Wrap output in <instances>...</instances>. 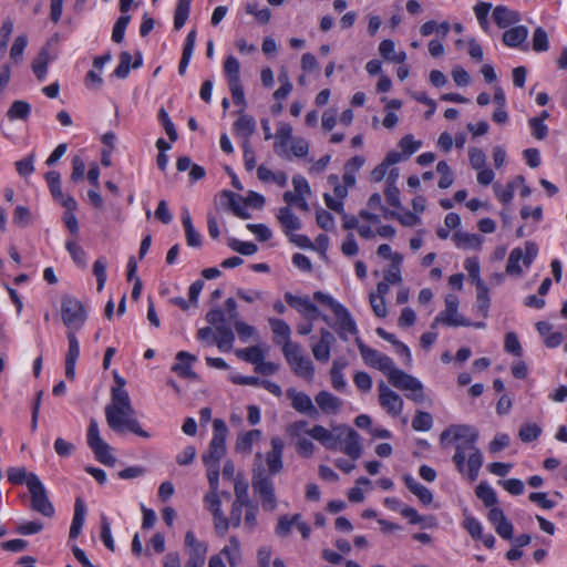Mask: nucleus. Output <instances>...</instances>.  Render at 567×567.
Masks as SVG:
<instances>
[{
  "mask_svg": "<svg viewBox=\"0 0 567 567\" xmlns=\"http://www.w3.org/2000/svg\"><path fill=\"white\" fill-rule=\"evenodd\" d=\"M399 146L402 148L405 158H408L421 147V142L414 141L412 135H405L400 140Z\"/></svg>",
  "mask_w": 567,
  "mask_h": 567,
  "instance_id": "obj_58",
  "label": "nucleus"
},
{
  "mask_svg": "<svg viewBox=\"0 0 567 567\" xmlns=\"http://www.w3.org/2000/svg\"><path fill=\"white\" fill-rule=\"evenodd\" d=\"M31 474L32 473H28L25 467H10L7 471L8 481L14 485L23 483L28 485Z\"/></svg>",
  "mask_w": 567,
  "mask_h": 567,
  "instance_id": "obj_47",
  "label": "nucleus"
},
{
  "mask_svg": "<svg viewBox=\"0 0 567 567\" xmlns=\"http://www.w3.org/2000/svg\"><path fill=\"white\" fill-rule=\"evenodd\" d=\"M389 382L396 389L402 391L422 390V383L415 377L396 369L390 374Z\"/></svg>",
  "mask_w": 567,
  "mask_h": 567,
  "instance_id": "obj_14",
  "label": "nucleus"
},
{
  "mask_svg": "<svg viewBox=\"0 0 567 567\" xmlns=\"http://www.w3.org/2000/svg\"><path fill=\"white\" fill-rule=\"evenodd\" d=\"M282 353L296 375L302 377L307 380L313 379L315 367L311 360L302 353L300 344L285 342Z\"/></svg>",
  "mask_w": 567,
  "mask_h": 567,
  "instance_id": "obj_5",
  "label": "nucleus"
},
{
  "mask_svg": "<svg viewBox=\"0 0 567 567\" xmlns=\"http://www.w3.org/2000/svg\"><path fill=\"white\" fill-rule=\"evenodd\" d=\"M285 300L290 307L295 308L299 312L305 313L306 311L311 310L312 302L308 296L297 297L291 292H286Z\"/></svg>",
  "mask_w": 567,
  "mask_h": 567,
  "instance_id": "obj_42",
  "label": "nucleus"
},
{
  "mask_svg": "<svg viewBox=\"0 0 567 567\" xmlns=\"http://www.w3.org/2000/svg\"><path fill=\"white\" fill-rule=\"evenodd\" d=\"M28 489L31 497V509L45 517H52L54 515L53 504L48 497L44 485L35 474H31L28 482Z\"/></svg>",
  "mask_w": 567,
  "mask_h": 567,
  "instance_id": "obj_7",
  "label": "nucleus"
},
{
  "mask_svg": "<svg viewBox=\"0 0 567 567\" xmlns=\"http://www.w3.org/2000/svg\"><path fill=\"white\" fill-rule=\"evenodd\" d=\"M34 153H31L25 158L17 161L14 164L17 173L22 177L31 175L34 172Z\"/></svg>",
  "mask_w": 567,
  "mask_h": 567,
  "instance_id": "obj_54",
  "label": "nucleus"
},
{
  "mask_svg": "<svg viewBox=\"0 0 567 567\" xmlns=\"http://www.w3.org/2000/svg\"><path fill=\"white\" fill-rule=\"evenodd\" d=\"M30 112H31V106L28 102L17 100L9 107V110L7 112V116L11 121H13L16 118L27 120L28 116L30 115Z\"/></svg>",
  "mask_w": 567,
  "mask_h": 567,
  "instance_id": "obj_35",
  "label": "nucleus"
},
{
  "mask_svg": "<svg viewBox=\"0 0 567 567\" xmlns=\"http://www.w3.org/2000/svg\"><path fill=\"white\" fill-rule=\"evenodd\" d=\"M444 324L447 327H471L472 322L458 313V298L455 295H447L445 298V310L441 312Z\"/></svg>",
  "mask_w": 567,
  "mask_h": 567,
  "instance_id": "obj_11",
  "label": "nucleus"
},
{
  "mask_svg": "<svg viewBox=\"0 0 567 567\" xmlns=\"http://www.w3.org/2000/svg\"><path fill=\"white\" fill-rule=\"evenodd\" d=\"M240 66L238 60L234 55H228L224 62V71L229 81H240Z\"/></svg>",
  "mask_w": 567,
  "mask_h": 567,
  "instance_id": "obj_53",
  "label": "nucleus"
},
{
  "mask_svg": "<svg viewBox=\"0 0 567 567\" xmlns=\"http://www.w3.org/2000/svg\"><path fill=\"white\" fill-rule=\"evenodd\" d=\"M476 307L478 312L482 313L484 318L487 317L491 299L488 296V288L484 281H478L476 286Z\"/></svg>",
  "mask_w": 567,
  "mask_h": 567,
  "instance_id": "obj_33",
  "label": "nucleus"
},
{
  "mask_svg": "<svg viewBox=\"0 0 567 567\" xmlns=\"http://www.w3.org/2000/svg\"><path fill=\"white\" fill-rule=\"evenodd\" d=\"M182 221H183V226L185 229L187 245L190 247H196V248L200 247L202 246V236L194 228L188 210L183 212Z\"/></svg>",
  "mask_w": 567,
  "mask_h": 567,
  "instance_id": "obj_26",
  "label": "nucleus"
},
{
  "mask_svg": "<svg viewBox=\"0 0 567 567\" xmlns=\"http://www.w3.org/2000/svg\"><path fill=\"white\" fill-rule=\"evenodd\" d=\"M491 8H492V4L489 2H483V1H478L474 7V12L477 18V21H478L481 28L485 32H487L489 29L487 16H488Z\"/></svg>",
  "mask_w": 567,
  "mask_h": 567,
  "instance_id": "obj_48",
  "label": "nucleus"
},
{
  "mask_svg": "<svg viewBox=\"0 0 567 567\" xmlns=\"http://www.w3.org/2000/svg\"><path fill=\"white\" fill-rule=\"evenodd\" d=\"M131 21L130 14H122L114 23L112 31V40L115 43H121L124 39L125 30Z\"/></svg>",
  "mask_w": 567,
  "mask_h": 567,
  "instance_id": "obj_50",
  "label": "nucleus"
},
{
  "mask_svg": "<svg viewBox=\"0 0 567 567\" xmlns=\"http://www.w3.org/2000/svg\"><path fill=\"white\" fill-rule=\"evenodd\" d=\"M455 245L460 248H473L478 249L482 245V238L476 234L456 231L453 235Z\"/></svg>",
  "mask_w": 567,
  "mask_h": 567,
  "instance_id": "obj_30",
  "label": "nucleus"
},
{
  "mask_svg": "<svg viewBox=\"0 0 567 567\" xmlns=\"http://www.w3.org/2000/svg\"><path fill=\"white\" fill-rule=\"evenodd\" d=\"M87 318L84 305L76 298L63 296L61 299V319L69 331L80 330Z\"/></svg>",
  "mask_w": 567,
  "mask_h": 567,
  "instance_id": "obj_6",
  "label": "nucleus"
},
{
  "mask_svg": "<svg viewBox=\"0 0 567 567\" xmlns=\"http://www.w3.org/2000/svg\"><path fill=\"white\" fill-rule=\"evenodd\" d=\"M477 440L478 431L467 424L450 425L440 434L443 446L463 441L462 444H456L452 461L461 474L467 472L471 482L477 480L484 461L481 450L476 446Z\"/></svg>",
  "mask_w": 567,
  "mask_h": 567,
  "instance_id": "obj_1",
  "label": "nucleus"
},
{
  "mask_svg": "<svg viewBox=\"0 0 567 567\" xmlns=\"http://www.w3.org/2000/svg\"><path fill=\"white\" fill-rule=\"evenodd\" d=\"M185 545L188 551L186 567H203L206 560L207 545L199 542L190 530L185 535Z\"/></svg>",
  "mask_w": 567,
  "mask_h": 567,
  "instance_id": "obj_8",
  "label": "nucleus"
},
{
  "mask_svg": "<svg viewBox=\"0 0 567 567\" xmlns=\"http://www.w3.org/2000/svg\"><path fill=\"white\" fill-rule=\"evenodd\" d=\"M271 450L266 453V464L270 475L279 474L284 468L282 452L285 447L284 441L279 436H275L270 441Z\"/></svg>",
  "mask_w": 567,
  "mask_h": 567,
  "instance_id": "obj_12",
  "label": "nucleus"
},
{
  "mask_svg": "<svg viewBox=\"0 0 567 567\" xmlns=\"http://www.w3.org/2000/svg\"><path fill=\"white\" fill-rule=\"evenodd\" d=\"M316 220L320 228L330 231L334 228V219L331 213L324 209L317 210Z\"/></svg>",
  "mask_w": 567,
  "mask_h": 567,
  "instance_id": "obj_61",
  "label": "nucleus"
},
{
  "mask_svg": "<svg viewBox=\"0 0 567 567\" xmlns=\"http://www.w3.org/2000/svg\"><path fill=\"white\" fill-rule=\"evenodd\" d=\"M62 206L65 208L63 221L66 228L70 230L71 234L78 235L79 221L76 216L74 215V212L78 209V204L75 199L72 196H66V198L63 199L62 202Z\"/></svg>",
  "mask_w": 567,
  "mask_h": 567,
  "instance_id": "obj_21",
  "label": "nucleus"
},
{
  "mask_svg": "<svg viewBox=\"0 0 567 567\" xmlns=\"http://www.w3.org/2000/svg\"><path fill=\"white\" fill-rule=\"evenodd\" d=\"M299 519H301L300 514H295L292 517H289L288 515H281L276 526V534L280 537H287Z\"/></svg>",
  "mask_w": 567,
  "mask_h": 567,
  "instance_id": "obj_38",
  "label": "nucleus"
},
{
  "mask_svg": "<svg viewBox=\"0 0 567 567\" xmlns=\"http://www.w3.org/2000/svg\"><path fill=\"white\" fill-rule=\"evenodd\" d=\"M102 442L104 441L100 436L97 422L94 419H91L87 429V445L90 447H95V445L103 447Z\"/></svg>",
  "mask_w": 567,
  "mask_h": 567,
  "instance_id": "obj_63",
  "label": "nucleus"
},
{
  "mask_svg": "<svg viewBox=\"0 0 567 567\" xmlns=\"http://www.w3.org/2000/svg\"><path fill=\"white\" fill-rule=\"evenodd\" d=\"M221 204L227 206L237 217L248 219L251 215L241 206L240 197L231 190H223L219 195Z\"/></svg>",
  "mask_w": 567,
  "mask_h": 567,
  "instance_id": "obj_20",
  "label": "nucleus"
},
{
  "mask_svg": "<svg viewBox=\"0 0 567 567\" xmlns=\"http://www.w3.org/2000/svg\"><path fill=\"white\" fill-rule=\"evenodd\" d=\"M65 248L78 266L82 268L86 267V254L81 246H79L75 241L69 240L65 244Z\"/></svg>",
  "mask_w": 567,
  "mask_h": 567,
  "instance_id": "obj_49",
  "label": "nucleus"
},
{
  "mask_svg": "<svg viewBox=\"0 0 567 567\" xmlns=\"http://www.w3.org/2000/svg\"><path fill=\"white\" fill-rule=\"evenodd\" d=\"M493 20L501 29H506L512 24L518 23L522 19L518 11L512 10L505 6H497L493 10Z\"/></svg>",
  "mask_w": 567,
  "mask_h": 567,
  "instance_id": "obj_17",
  "label": "nucleus"
},
{
  "mask_svg": "<svg viewBox=\"0 0 567 567\" xmlns=\"http://www.w3.org/2000/svg\"><path fill=\"white\" fill-rule=\"evenodd\" d=\"M236 132L243 134L246 138L251 136L256 130V122L252 116L248 114L240 115L234 123Z\"/></svg>",
  "mask_w": 567,
  "mask_h": 567,
  "instance_id": "obj_37",
  "label": "nucleus"
},
{
  "mask_svg": "<svg viewBox=\"0 0 567 567\" xmlns=\"http://www.w3.org/2000/svg\"><path fill=\"white\" fill-rule=\"evenodd\" d=\"M528 37V29L525 25H517L503 33V43L509 48L522 47Z\"/></svg>",
  "mask_w": 567,
  "mask_h": 567,
  "instance_id": "obj_22",
  "label": "nucleus"
},
{
  "mask_svg": "<svg viewBox=\"0 0 567 567\" xmlns=\"http://www.w3.org/2000/svg\"><path fill=\"white\" fill-rule=\"evenodd\" d=\"M251 486L260 496L262 508L269 512L275 511L277 507L275 486L261 464L252 470Z\"/></svg>",
  "mask_w": 567,
  "mask_h": 567,
  "instance_id": "obj_3",
  "label": "nucleus"
},
{
  "mask_svg": "<svg viewBox=\"0 0 567 567\" xmlns=\"http://www.w3.org/2000/svg\"><path fill=\"white\" fill-rule=\"evenodd\" d=\"M528 125L530 127L532 135L536 140H545L547 137L548 126L544 122H542V118L530 117L528 120Z\"/></svg>",
  "mask_w": 567,
  "mask_h": 567,
  "instance_id": "obj_59",
  "label": "nucleus"
},
{
  "mask_svg": "<svg viewBox=\"0 0 567 567\" xmlns=\"http://www.w3.org/2000/svg\"><path fill=\"white\" fill-rule=\"evenodd\" d=\"M504 349L516 357L523 354V349L515 332H507L505 336Z\"/></svg>",
  "mask_w": 567,
  "mask_h": 567,
  "instance_id": "obj_56",
  "label": "nucleus"
},
{
  "mask_svg": "<svg viewBox=\"0 0 567 567\" xmlns=\"http://www.w3.org/2000/svg\"><path fill=\"white\" fill-rule=\"evenodd\" d=\"M312 439L319 441L327 449L333 450L337 447V443L340 440V436H334L330 431H328L322 425H315L312 429L307 431Z\"/></svg>",
  "mask_w": 567,
  "mask_h": 567,
  "instance_id": "obj_23",
  "label": "nucleus"
},
{
  "mask_svg": "<svg viewBox=\"0 0 567 567\" xmlns=\"http://www.w3.org/2000/svg\"><path fill=\"white\" fill-rule=\"evenodd\" d=\"M475 494L486 507H492L498 502L495 491L485 482H481L476 486Z\"/></svg>",
  "mask_w": 567,
  "mask_h": 567,
  "instance_id": "obj_34",
  "label": "nucleus"
},
{
  "mask_svg": "<svg viewBox=\"0 0 567 567\" xmlns=\"http://www.w3.org/2000/svg\"><path fill=\"white\" fill-rule=\"evenodd\" d=\"M106 260L99 258L93 265V274L97 281V291H101L106 281Z\"/></svg>",
  "mask_w": 567,
  "mask_h": 567,
  "instance_id": "obj_57",
  "label": "nucleus"
},
{
  "mask_svg": "<svg viewBox=\"0 0 567 567\" xmlns=\"http://www.w3.org/2000/svg\"><path fill=\"white\" fill-rule=\"evenodd\" d=\"M334 316L338 318L336 331H337L338 336L340 337V339L348 341L347 333H350L353 336L358 334V328H357L355 321L353 320L350 312L348 311V309L344 306L342 307V309L340 311L334 313Z\"/></svg>",
  "mask_w": 567,
  "mask_h": 567,
  "instance_id": "obj_16",
  "label": "nucleus"
},
{
  "mask_svg": "<svg viewBox=\"0 0 567 567\" xmlns=\"http://www.w3.org/2000/svg\"><path fill=\"white\" fill-rule=\"evenodd\" d=\"M176 359L181 362L175 363L172 367V370L176 372L182 378L196 379L197 374L192 370L189 363H182L184 360H188L189 362L196 361V357L186 351H179L176 354Z\"/></svg>",
  "mask_w": 567,
  "mask_h": 567,
  "instance_id": "obj_24",
  "label": "nucleus"
},
{
  "mask_svg": "<svg viewBox=\"0 0 567 567\" xmlns=\"http://www.w3.org/2000/svg\"><path fill=\"white\" fill-rule=\"evenodd\" d=\"M45 181L52 197L62 205V202L66 198V196H64L62 193L60 173L56 171L48 172L45 174Z\"/></svg>",
  "mask_w": 567,
  "mask_h": 567,
  "instance_id": "obj_31",
  "label": "nucleus"
},
{
  "mask_svg": "<svg viewBox=\"0 0 567 567\" xmlns=\"http://www.w3.org/2000/svg\"><path fill=\"white\" fill-rule=\"evenodd\" d=\"M132 68V55L127 51H123L120 54V63L114 70V75L118 79H126Z\"/></svg>",
  "mask_w": 567,
  "mask_h": 567,
  "instance_id": "obj_52",
  "label": "nucleus"
},
{
  "mask_svg": "<svg viewBox=\"0 0 567 567\" xmlns=\"http://www.w3.org/2000/svg\"><path fill=\"white\" fill-rule=\"evenodd\" d=\"M49 61H50L49 50L47 48H42L39 51L37 58L33 60L32 65H31L32 71L39 81L44 80L47 72H48Z\"/></svg>",
  "mask_w": 567,
  "mask_h": 567,
  "instance_id": "obj_28",
  "label": "nucleus"
},
{
  "mask_svg": "<svg viewBox=\"0 0 567 567\" xmlns=\"http://www.w3.org/2000/svg\"><path fill=\"white\" fill-rule=\"evenodd\" d=\"M269 324L276 337H281L282 339H285V342H291V329L286 321H284L282 319L270 318Z\"/></svg>",
  "mask_w": 567,
  "mask_h": 567,
  "instance_id": "obj_46",
  "label": "nucleus"
},
{
  "mask_svg": "<svg viewBox=\"0 0 567 567\" xmlns=\"http://www.w3.org/2000/svg\"><path fill=\"white\" fill-rule=\"evenodd\" d=\"M379 403L392 416H398L403 410V400L383 381L378 384Z\"/></svg>",
  "mask_w": 567,
  "mask_h": 567,
  "instance_id": "obj_9",
  "label": "nucleus"
},
{
  "mask_svg": "<svg viewBox=\"0 0 567 567\" xmlns=\"http://www.w3.org/2000/svg\"><path fill=\"white\" fill-rule=\"evenodd\" d=\"M231 92L233 101L236 105L241 107L246 106L244 89L240 81L228 82Z\"/></svg>",
  "mask_w": 567,
  "mask_h": 567,
  "instance_id": "obj_64",
  "label": "nucleus"
},
{
  "mask_svg": "<svg viewBox=\"0 0 567 567\" xmlns=\"http://www.w3.org/2000/svg\"><path fill=\"white\" fill-rule=\"evenodd\" d=\"M522 259H523V249H520V248L513 249L507 259L506 272L508 275L520 276L523 274V270L519 266V261Z\"/></svg>",
  "mask_w": 567,
  "mask_h": 567,
  "instance_id": "obj_43",
  "label": "nucleus"
},
{
  "mask_svg": "<svg viewBox=\"0 0 567 567\" xmlns=\"http://www.w3.org/2000/svg\"><path fill=\"white\" fill-rule=\"evenodd\" d=\"M433 426V417L429 412L425 411H416L413 420L412 427L415 431L426 432L430 431Z\"/></svg>",
  "mask_w": 567,
  "mask_h": 567,
  "instance_id": "obj_40",
  "label": "nucleus"
},
{
  "mask_svg": "<svg viewBox=\"0 0 567 567\" xmlns=\"http://www.w3.org/2000/svg\"><path fill=\"white\" fill-rule=\"evenodd\" d=\"M532 43H533V45H532L533 50L535 52H545L549 49L548 34L544 30V28L538 27L535 29V31L533 33Z\"/></svg>",
  "mask_w": 567,
  "mask_h": 567,
  "instance_id": "obj_44",
  "label": "nucleus"
},
{
  "mask_svg": "<svg viewBox=\"0 0 567 567\" xmlns=\"http://www.w3.org/2000/svg\"><path fill=\"white\" fill-rule=\"evenodd\" d=\"M66 338L69 341V349L65 355V361L76 362L80 355V346L79 341L73 331H68Z\"/></svg>",
  "mask_w": 567,
  "mask_h": 567,
  "instance_id": "obj_60",
  "label": "nucleus"
},
{
  "mask_svg": "<svg viewBox=\"0 0 567 567\" xmlns=\"http://www.w3.org/2000/svg\"><path fill=\"white\" fill-rule=\"evenodd\" d=\"M236 355L246 362L255 364V367L264 359V352L258 346L236 350Z\"/></svg>",
  "mask_w": 567,
  "mask_h": 567,
  "instance_id": "obj_39",
  "label": "nucleus"
},
{
  "mask_svg": "<svg viewBox=\"0 0 567 567\" xmlns=\"http://www.w3.org/2000/svg\"><path fill=\"white\" fill-rule=\"evenodd\" d=\"M540 434L542 429L536 423H526L520 426L518 432L519 439L525 443H529L537 440Z\"/></svg>",
  "mask_w": 567,
  "mask_h": 567,
  "instance_id": "obj_45",
  "label": "nucleus"
},
{
  "mask_svg": "<svg viewBox=\"0 0 567 567\" xmlns=\"http://www.w3.org/2000/svg\"><path fill=\"white\" fill-rule=\"evenodd\" d=\"M261 432L259 430H251L239 436L236 442L237 451L250 452L255 440L259 439Z\"/></svg>",
  "mask_w": 567,
  "mask_h": 567,
  "instance_id": "obj_51",
  "label": "nucleus"
},
{
  "mask_svg": "<svg viewBox=\"0 0 567 567\" xmlns=\"http://www.w3.org/2000/svg\"><path fill=\"white\" fill-rule=\"evenodd\" d=\"M206 321L214 326L216 331L219 330L221 326H228L226 315L220 308L210 309L206 313Z\"/></svg>",
  "mask_w": 567,
  "mask_h": 567,
  "instance_id": "obj_55",
  "label": "nucleus"
},
{
  "mask_svg": "<svg viewBox=\"0 0 567 567\" xmlns=\"http://www.w3.org/2000/svg\"><path fill=\"white\" fill-rule=\"evenodd\" d=\"M133 414L134 409L127 391L125 389H112L111 403L105 406V417L110 429L115 432L127 429L141 437L148 439L150 433L142 429L136 419L132 417Z\"/></svg>",
  "mask_w": 567,
  "mask_h": 567,
  "instance_id": "obj_2",
  "label": "nucleus"
},
{
  "mask_svg": "<svg viewBox=\"0 0 567 567\" xmlns=\"http://www.w3.org/2000/svg\"><path fill=\"white\" fill-rule=\"evenodd\" d=\"M102 445H103V447L100 445L99 446L95 445V447H91V450L94 453L95 458L104 465L114 466L116 463V457L110 453V450H111L110 445L105 442H102Z\"/></svg>",
  "mask_w": 567,
  "mask_h": 567,
  "instance_id": "obj_41",
  "label": "nucleus"
},
{
  "mask_svg": "<svg viewBox=\"0 0 567 567\" xmlns=\"http://www.w3.org/2000/svg\"><path fill=\"white\" fill-rule=\"evenodd\" d=\"M195 41H196V31L190 30L186 37L182 59H181L179 65H178V73L181 75H184L186 72V69L188 66V63H189L190 58L194 52Z\"/></svg>",
  "mask_w": 567,
  "mask_h": 567,
  "instance_id": "obj_27",
  "label": "nucleus"
},
{
  "mask_svg": "<svg viewBox=\"0 0 567 567\" xmlns=\"http://www.w3.org/2000/svg\"><path fill=\"white\" fill-rule=\"evenodd\" d=\"M214 434L209 443L208 451L203 454V463L205 465H220V460L226 454V436L228 429L226 423L220 419L213 422Z\"/></svg>",
  "mask_w": 567,
  "mask_h": 567,
  "instance_id": "obj_4",
  "label": "nucleus"
},
{
  "mask_svg": "<svg viewBox=\"0 0 567 567\" xmlns=\"http://www.w3.org/2000/svg\"><path fill=\"white\" fill-rule=\"evenodd\" d=\"M316 402L324 413L337 412L342 405V401L328 391H320L316 395Z\"/></svg>",
  "mask_w": 567,
  "mask_h": 567,
  "instance_id": "obj_25",
  "label": "nucleus"
},
{
  "mask_svg": "<svg viewBox=\"0 0 567 567\" xmlns=\"http://www.w3.org/2000/svg\"><path fill=\"white\" fill-rule=\"evenodd\" d=\"M286 393L296 411L305 413L312 419L318 417L319 412L309 395L303 392H297L295 389H288Z\"/></svg>",
  "mask_w": 567,
  "mask_h": 567,
  "instance_id": "obj_13",
  "label": "nucleus"
},
{
  "mask_svg": "<svg viewBox=\"0 0 567 567\" xmlns=\"http://www.w3.org/2000/svg\"><path fill=\"white\" fill-rule=\"evenodd\" d=\"M371 308L374 315L379 318H384L388 315V309L384 298L377 297L375 293L371 292L369 296Z\"/></svg>",
  "mask_w": 567,
  "mask_h": 567,
  "instance_id": "obj_62",
  "label": "nucleus"
},
{
  "mask_svg": "<svg viewBox=\"0 0 567 567\" xmlns=\"http://www.w3.org/2000/svg\"><path fill=\"white\" fill-rule=\"evenodd\" d=\"M336 341L334 336L327 329L320 330V340L312 346V354L317 361L327 362L330 358L331 344Z\"/></svg>",
  "mask_w": 567,
  "mask_h": 567,
  "instance_id": "obj_15",
  "label": "nucleus"
},
{
  "mask_svg": "<svg viewBox=\"0 0 567 567\" xmlns=\"http://www.w3.org/2000/svg\"><path fill=\"white\" fill-rule=\"evenodd\" d=\"M218 337L212 339V343H215L220 351L227 352L233 348L235 334L229 326H221L217 330Z\"/></svg>",
  "mask_w": 567,
  "mask_h": 567,
  "instance_id": "obj_29",
  "label": "nucleus"
},
{
  "mask_svg": "<svg viewBox=\"0 0 567 567\" xmlns=\"http://www.w3.org/2000/svg\"><path fill=\"white\" fill-rule=\"evenodd\" d=\"M277 219L287 236L301 228V220L292 213L289 206L279 209Z\"/></svg>",
  "mask_w": 567,
  "mask_h": 567,
  "instance_id": "obj_19",
  "label": "nucleus"
},
{
  "mask_svg": "<svg viewBox=\"0 0 567 567\" xmlns=\"http://www.w3.org/2000/svg\"><path fill=\"white\" fill-rule=\"evenodd\" d=\"M224 558L231 567L240 563L239 543L235 537L229 539V544L226 545L219 554L209 558L208 567H225Z\"/></svg>",
  "mask_w": 567,
  "mask_h": 567,
  "instance_id": "obj_10",
  "label": "nucleus"
},
{
  "mask_svg": "<svg viewBox=\"0 0 567 567\" xmlns=\"http://www.w3.org/2000/svg\"><path fill=\"white\" fill-rule=\"evenodd\" d=\"M189 0H177L174 13V28L176 30H179L185 25L189 16Z\"/></svg>",
  "mask_w": 567,
  "mask_h": 567,
  "instance_id": "obj_36",
  "label": "nucleus"
},
{
  "mask_svg": "<svg viewBox=\"0 0 567 567\" xmlns=\"http://www.w3.org/2000/svg\"><path fill=\"white\" fill-rule=\"evenodd\" d=\"M343 452L352 460H358L361 456L362 451L359 443V434L353 429L348 430Z\"/></svg>",
  "mask_w": 567,
  "mask_h": 567,
  "instance_id": "obj_32",
  "label": "nucleus"
},
{
  "mask_svg": "<svg viewBox=\"0 0 567 567\" xmlns=\"http://www.w3.org/2000/svg\"><path fill=\"white\" fill-rule=\"evenodd\" d=\"M403 481L409 491L414 494L422 504L429 505L433 502L432 492L424 485L420 484L412 475L404 474Z\"/></svg>",
  "mask_w": 567,
  "mask_h": 567,
  "instance_id": "obj_18",
  "label": "nucleus"
}]
</instances>
